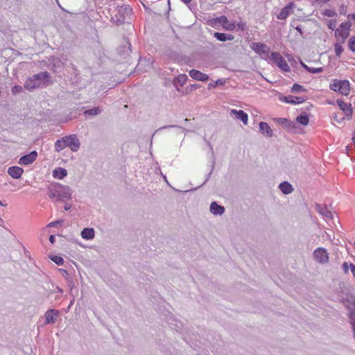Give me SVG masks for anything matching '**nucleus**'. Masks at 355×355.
I'll use <instances>...</instances> for the list:
<instances>
[{
    "label": "nucleus",
    "mask_w": 355,
    "mask_h": 355,
    "mask_svg": "<svg viewBox=\"0 0 355 355\" xmlns=\"http://www.w3.org/2000/svg\"><path fill=\"white\" fill-rule=\"evenodd\" d=\"M50 198H56L58 201L64 199H69L71 196V190L67 186L59 185L54 191L51 190L49 193Z\"/></svg>",
    "instance_id": "1"
},
{
    "label": "nucleus",
    "mask_w": 355,
    "mask_h": 355,
    "mask_svg": "<svg viewBox=\"0 0 355 355\" xmlns=\"http://www.w3.org/2000/svg\"><path fill=\"white\" fill-rule=\"evenodd\" d=\"M114 12L116 13L112 19H115L116 24H122L130 18L132 9L129 6L123 4L118 6Z\"/></svg>",
    "instance_id": "2"
},
{
    "label": "nucleus",
    "mask_w": 355,
    "mask_h": 355,
    "mask_svg": "<svg viewBox=\"0 0 355 355\" xmlns=\"http://www.w3.org/2000/svg\"><path fill=\"white\" fill-rule=\"evenodd\" d=\"M270 60L275 63L279 68H280L282 71L288 72L291 69L288 65L286 60L282 57V55L278 52H272L270 55Z\"/></svg>",
    "instance_id": "3"
},
{
    "label": "nucleus",
    "mask_w": 355,
    "mask_h": 355,
    "mask_svg": "<svg viewBox=\"0 0 355 355\" xmlns=\"http://www.w3.org/2000/svg\"><path fill=\"white\" fill-rule=\"evenodd\" d=\"M351 27V24L349 21L342 23L338 28L335 31L336 37L339 36L342 37V43L345 42V40L349 35V30Z\"/></svg>",
    "instance_id": "4"
},
{
    "label": "nucleus",
    "mask_w": 355,
    "mask_h": 355,
    "mask_svg": "<svg viewBox=\"0 0 355 355\" xmlns=\"http://www.w3.org/2000/svg\"><path fill=\"white\" fill-rule=\"evenodd\" d=\"M313 257L320 263L324 264L329 261V254L325 248H318L313 252Z\"/></svg>",
    "instance_id": "5"
},
{
    "label": "nucleus",
    "mask_w": 355,
    "mask_h": 355,
    "mask_svg": "<svg viewBox=\"0 0 355 355\" xmlns=\"http://www.w3.org/2000/svg\"><path fill=\"white\" fill-rule=\"evenodd\" d=\"M65 141L66 146L70 148V149L76 152L80 148V141L76 135H71L63 137Z\"/></svg>",
    "instance_id": "6"
},
{
    "label": "nucleus",
    "mask_w": 355,
    "mask_h": 355,
    "mask_svg": "<svg viewBox=\"0 0 355 355\" xmlns=\"http://www.w3.org/2000/svg\"><path fill=\"white\" fill-rule=\"evenodd\" d=\"M251 48L259 55H268L270 48L268 47L265 44L261 42H253L251 44Z\"/></svg>",
    "instance_id": "7"
},
{
    "label": "nucleus",
    "mask_w": 355,
    "mask_h": 355,
    "mask_svg": "<svg viewBox=\"0 0 355 355\" xmlns=\"http://www.w3.org/2000/svg\"><path fill=\"white\" fill-rule=\"evenodd\" d=\"M336 102L340 109L344 112L346 118L348 120L351 119L353 113L352 105L345 103L342 99H338Z\"/></svg>",
    "instance_id": "8"
},
{
    "label": "nucleus",
    "mask_w": 355,
    "mask_h": 355,
    "mask_svg": "<svg viewBox=\"0 0 355 355\" xmlns=\"http://www.w3.org/2000/svg\"><path fill=\"white\" fill-rule=\"evenodd\" d=\"M37 153L35 150L29 154L25 155L20 157L19 164L21 165H28L32 164L37 158Z\"/></svg>",
    "instance_id": "9"
},
{
    "label": "nucleus",
    "mask_w": 355,
    "mask_h": 355,
    "mask_svg": "<svg viewBox=\"0 0 355 355\" xmlns=\"http://www.w3.org/2000/svg\"><path fill=\"white\" fill-rule=\"evenodd\" d=\"M189 74L191 78L198 81L206 82L209 80V76L207 74L203 73L196 69L190 70Z\"/></svg>",
    "instance_id": "10"
},
{
    "label": "nucleus",
    "mask_w": 355,
    "mask_h": 355,
    "mask_svg": "<svg viewBox=\"0 0 355 355\" xmlns=\"http://www.w3.org/2000/svg\"><path fill=\"white\" fill-rule=\"evenodd\" d=\"M280 101L291 104H299L304 102L306 101V98L289 95L287 96L281 97Z\"/></svg>",
    "instance_id": "11"
},
{
    "label": "nucleus",
    "mask_w": 355,
    "mask_h": 355,
    "mask_svg": "<svg viewBox=\"0 0 355 355\" xmlns=\"http://www.w3.org/2000/svg\"><path fill=\"white\" fill-rule=\"evenodd\" d=\"M59 314V311L55 309H49L45 313V322L46 324H54L56 321V316Z\"/></svg>",
    "instance_id": "12"
},
{
    "label": "nucleus",
    "mask_w": 355,
    "mask_h": 355,
    "mask_svg": "<svg viewBox=\"0 0 355 355\" xmlns=\"http://www.w3.org/2000/svg\"><path fill=\"white\" fill-rule=\"evenodd\" d=\"M217 20L220 24L223 25V28L226 31H233L236 27L235 24L230 22L225 16H221L217 18Z\"/></svg>",
    "instance_id": "13"
},
{
    "label": "nucleus",
    "mask_w": 355,
    "mask_h": 355,
    "mask_svg": "<svg viewBox=\"0 0 355 355\" xmlns=\"http://www.w3.org/2000/svg\"><path fill=\"white\" fill-rule=\"evenodd\" d=\"M259 131L261 133L267 137H272L273 132L272 130L270 128L269 125L266 122H260L259 124Z\"/></svg>",
    "instance_id": "14"
},
{
    "label": "nucleus",
    "mask_w": 355,
    "mask_h": 355,
    "mask_svg": "<svg viewBox=\"0 0 355 355\" xmlns=\"http://www.w3.org/2000/svg\"><path fill=\"white\" fill-rule=\"evenodd\" d=\"M230 114L235 116L237 119L241 120L245 125L248 123V116L243 110H232Z\"/></svg>",
    "instance_id": "15"
},
{
    "label": "nucleus",
    "mask_w": 355,
    "mask_h": 355,
    "mask_svg": "<svg viewBox=\"0 0 355 355\" xmlns=\"http://www.w3.org/2000/svg\"><path fill=\"white\" fill-rule=\"evenodd\" d=\"M315 209L319 214L322 215L326 218L333 219V214L329 210L327 209V206H323L320 204H316Z\"/></svg>",
    "instance_id": "16"
},
{
    "label": "nucleus",
    "mask_w": 355,
    "mask_h": 355,
    "mask_svg": "<svg viewBox=\"0 0 355 355\" xmlns=\"http://www.w3.org/2000/svg\"><path fill=\"white\" fill-rule=\"evenodd\" d=\"M209 210L214 215H222L225 211V207L219 205L216 202L211 203Z\"/></svg>",
    "instance_id": "17"
},
{
    "label": "nucleus",
    "mask_w": 355,
    "mask_h": 355,
    "mask_svg": "<svg viewBox=\"0 0 355 355\" xmlns=\"http://www.w3.org/2000/svg\"><path fill=\"white\" fill-rule=\"evenodd\" d=\"M49 77L50 75L47 71H42L34 75L35 80H36V81L40 83V87L42 84L44 85L46 82H48Z\"/></svg>",
    "instance_id": "18"
},
{
    "label": "nucleus",
    "mask_w": 355,
    "mask_h": 355,
    "mask_svg": "<svg viewBox=\"0 0 355 355\" xmlns=\"http://www.w3.org/2000/svg\"><path fill=\"white\" fill-rule=\"evenodd\" d=\"M23 172V168L19 166H11L8 170V173L15 179L20 178Z\"/></svg>",
    "instance_id": "19"
},
{
    "label": "nucleus",
    "mask_w": 355,
    "mask_h": 355,
    "mask_svg": "<svg viewBox=\"0 0 355 355\" xmlns=\"http://www.w3.org/2000/svg\"><path fill=\"white\" fill-rule=\"evenodd\" d=\"M40 87V83L35 80L34 75L33 77L28 78L24 83V87L28 90H32Z\"/></svg>",
    "instance_id": "20"
},
{
    "label": "nucleus",
    "mask_w": 355,
    "mask_h": 355,
    "mask_svg": "<svg viewBox=\"0 0 355 355\" xmlns=\"http://www.w3.org/2000/svg\"><path fill=\"white\" fill-rule=\"evenodd\" d=\"M214 37L220 42H225L227 40H233L234 39V36L233 35L223 33L216 32L214 34Z\"/></svg>",
    "instance_id": "21"
},
{
    "label": "nucleus",
    "mask_w": 355,
    "mask_h": 355,
    "mask_svg": "<svg viewBox=\"0 0 355 355\" xmlns=\"http://www.w3.org/2000/svg\"><path fill=\"white\" fill-rule=\"evenodd\" d=\"M340 84L339 92L343 95H348L350 91V85L348 80H339Z\"/></svg>",
    "instance_id": "22"
},
{
    "label": "nucleus",
    "mask_w": 355,
    "mask_h": 355,
    "mask_svg": "<svg viewBox=\"0 0 355 355\" xmlns=\"http://www.w3.org/2000/svg\"><path fill=\"white\" fill-rule=\"evenodd\" d=\"M95 232L93 228H84L81 232V236L84 239L90 240L94 238Z\"/></svg>",
    "instance_id": "23"
},
{
    "label": "nucleus",
    "mask_w": 355,
    "mask_h": 355,
    "mask_svg": "<svg viewBox=\"0 0 355 355\" xmlns=\"http://www.w3.org/2000/svg\"><path fill=\"white\" fill-rule=\"evenodd\" d=\"M279 188L284 194L291 193L293 191L292 185L289 182L286 181L280 183Z\"/></svg>",
    "instance_id": "24"
},
{
    "label": "nucleus",
    "mask_w": 355,
    "mask_h": 355,
    "mask_svg": "<svg viewBox=\"0 0 355 355\" xmlns=\"http://www.w3.org/2000/svg\"><path fill=\"white\" fill-rule=\"evenodd\" d=\"M53 175L55 178L62 180L67 175V171L63 168H56L53 171Z\"/></svg>",
    "instance_id": "25"
},
{
    "label": "nucleus",
    "mask_w": 355,
    "mask_h": 355,
    "mask_svg": "<svg viewBox=\"0 0 355 355\" xmlns=\"http://www.w3.org/2000/svg\"><path fill=\"white\" fill-rule=\"evenodd\" d=\"M102 110L100 107H94L92 109L87 110L84 112V115L87 116H96L101 114Z\"/></svg>",
    "instance_id": "26"
},
{
    "label": "nucleus",
    "mask_w": 355,
    "mask_h": 355,
    "mask_svg": "<svg viewBox=\"0 0 355 355\" xmlns=\"http://www.w3.org/2000/svg\"><path fill=\"white\" fill-rule=\"evenodd\" d=\"M296 121L303 125H306L309 123V117L306 113H302L296 118Z\"/></svg>",
    "instance_id": "27"
},
{
    "label": "nucleus",
    "mask_w": 355,
    "mask_h": 355,
    "mask_svg": "<svg viewBox=\"0 0 355 355\" xmlns=\"http://www.w3.org/2000/svg\"><path fill=\"white\" fill-rule=\"evenodd\" d=\"M277 121L279 123H280L281 125H282L286 128H294L295 127V123L286 119L278 118V119H277Z\"/></svg>",
    "instance_id": "28"
},
{
    "label": "nucleus",
    "mask_w": 355,
    "mask_h": 355,
    "mask_svg": "<svg viewBox=\"0 0 355 355\" xmlns=\"http://www.w3.org/2000/svg\"><path fill=\"white\" fill-rule=\"evenodd\" d=\"M187 80V76L186 74H180L178 76L174 78L173 85H175V83H178L180 86H183Z\"/></svg>",
    "instance_id": "29"
},
{
    "label": "nucleus",
    "mask_w": 355,
    "mask_h": 355,
    "mask_svg": "<svg viewBox=\"0 0 355 355\" xmlns=\"http://www.w3.org/2000/svg\"><path fill=\"white\" fill-rule=\"evenodd\" d=\"M66 147L65 141L64 138L62 137L61 139H58L56 141L55 144V150L57 152L61 151Z\"/></svg>",
    "instance_id": "30"
},
{
    "label": "nucleus",
    "mask_w": 355,
    "mask_h": 355,
    "mask_svg": "<svg viewBox=\"0 0 355 355\" xmlns=\"http://www.w3.org/2000/svg\"><path fill=\"white\" fill-rule=\"evenodd\" d=\"M289 15L290 10L285 6L281 10L280 13L277 15V19L281 20L286 19Z\"/></svg>",
    "instance_id": "31"
},
{
    "label": "nucleus",
    "mask_w": 355,
    "mask_h": 355,
    "mask_svg": "<svg viewBox=\"0 0 355 355\" xmlns=\"http://www.w3.org/2000/svg\"><path fill=\"white\" fill-rule=\"evenodd\" d=\"M49 258L58 266H61L64 263V259L60 256L50 255Z\"/></svg>",
    "instance_id": "32"
},
{
    "label": "nucleus",
    "mask_w": 355,
    "mask_h": 355,
    "mask_svg": "<svg viewBox=\"0 0 355 355\" xmlns=\"http://www.w3.org/2000/svg\"><path fill=\"white\" fill-rule=\"evenodd\" d=\"M305 91H306V89H304L302 85L297 84V83H295L291 88V92L293 93H297L300 92H305Z\"/></svg>",
    "instance_id": "33"
},
{
    "label": "nucleus",
    "mask_w": 355,
    "mask_h": 355,
    "mask_svg": "<svg viewBox=\"0 0 355 355\" xmlns=\"http://www.w3.org/2000/svg\"><path fill=\"white\" fill-rule=\"evenodd\" d=\"M331 89L335 92H339L340 84H339V80H335L333 83H331L329 85Z\"/></svg>",
    "instance_id": "34"
},
{
    "label": "nucleus",
    "mask_w": 355,
    "mask_h": 355,
    "mask_svg": "<svg viewBox=\"0 0 355 355\" xmlns=\"http://www.w3.org/2000/svg\"><path fill=\"white\" fill-rule=\"evenodd\" d=\"M334 49L336 56L340 57L344 50L343 46L338 43H336L334 44Z\"/></svg>",
    "instance_id": "35"
},
{
    "label": "nucleus",
    "mask_w": 355,
    "mask_h": 355,
    "mask_svg": "<svg viewBox=\"0 0 355 355\" xmlns=\"http://www.w3.org/2000/svg\"><path fill=\"white\" fill-rule=\"evenodd\" d=\"M225 83V80L223 79H218L216 81H214L212 83H210L208 85V88L210 89L211 87H216L218 85H223Z\"/></svg>",
    "instance_id": "36"
},
{
    "label": "nucleus",
    "mask_w": 355,
    "mask_h": 355,
    "mask_svg": "<svg viewBox=\"0 0 355 355\" xmlns=\"http://www.w3.org/2000/svg\"><path fill=\"white\" fill-rule=\"evenodd\" d=\"M348 46L352 51L355 52V36H352L349 39Z\"/></svg>",
    "instance_id": "37"
},
{
    "label": "nucleus",
    "mask_w": 355,
    "mask_h": 355,
    "mask_svg": "<svg viewBox=\"0 0 355 355\" xmlns=\"http://www.w3.org/2000/svg\"><path fill=\"white\" fill-rule=\"evenodd\" d=\"M23 90L22 89V87L19 86V85H15L12 87V93L13 94H19L20 92H21Z\"/></svg>",
    "instance_id": "38"
},
{
    "label": "nucleus",
    "mask_w": 355,
    "mask_h": 355,
    "mask_svg": "<svg viewBox=\"0 0 355 355\" xmlns=\"http://www.w3.org/2000/svg\"><path fill=\"white\" fill-rule=\"evenodd\" d=\"M324 15L325 16H327V17H334V16L336 15V12L334 10H333L327 9V10H324Z\"/></svg>",
    "instance_id": "39"
},
{
    "label": "nucleus",
    "mask_w": 355,
    "mask_h": 355,
    "mask_svg": "<svg viewBox=\"0 0 355 355\" xmlns=\"http://www.w3.org/2000/svg\"><path fill=\"white\" fill-rule=\"evenodd\" d=\"M334 120L336 122L340 123L341 122H343L345 120V117L343 116L341 114H335L334 115Z\"/></svg>",
    "instance_id": "40"
},
{
    "label": "nucleus",
    "mask_w": 355,
    "mask_h": 355,
    "mask_svg": "<svg viewBox=\"0 0 355 355\" xmlns=\"http://www.w3.org/2000/svg\"><path fill=\"white\" fill-rule=\"evenodd\" d=\"M322 71H323L322 67H319V68L309 67V70L308 71L310 73H318L322 72Z\"/></svg>",
    "instance_id": "41"
},
{
    "label": "nucleus",
    "mask_w": 355,
    "mask_h": 355,
    "mask_svg": "<svg viewBox=\"0 0 355 355\" xmlns=\"http://www.w3.org/2000/svg\"><path fill=\"white\" fill-rule=\"evenodd\" d=\"M328 28L330 29V30H334L335 28H336V20H330L329 22H328Z\"/></svg>",
    "instance_id": "42"
},
{
    "label": "nucleus",
    "mask_w": 355,
    "mask_h": 355,
    "mask_svg": "<svg viewBox=\"0 0 355 355\" xmlns=\"http://www.w3.org/2000/svg\"><path fill=\"white\" fill-rule=\"evenodd\" d=\"M214 164H215V162H213V163H212V164H211V171H210V172L209 173V174L207 175L206 180H205V181L202 183V185H204V184H205V183L209 180V179L210 178L211 175V173H212V172H213V171H214Z\"/></svg>",
    "instance_id": "43"
},
{
    "label": "nucleus",
    "mask_w": 355,
    "mask_h": 355,
    "mask_svg": "<svg viewBox=\"0 0 355 355\" xmlns=\"http://www.w3.org/2000/svg\"><path fill=\"white\" fill-rule=\"evenodd\" d=\"M62 223V220H55L53 222L49 223L48 227H52L56 226L57 225H61Z\"/></svg>",
    "instance_id": "44"
},
{
    "label": "nucleus",
    "mask_w": 355,
    "mask_h": 355,
    "mask_svg": "<svg viewBox=\"0 0 355 355\" xmlns=\"http://www.w3.org/2000/svg\"><path fill=\"white\" fill-rule=\"evenodd\" d=\"M349 268V264L347 262H344L343 264V269L345 273H347Z\"/></svg>",
    "instance_id": "45"
},
{
    "label": "nucleus",
    "mask_w": 355,
    "mask_h": 355,
    "mask_svg": "<svg viewBox=\"0 0 355 355\" xmlns=\"http://www.w3.org/2000/svg\"><path fill=\"white\" fill-rule=\"evenodd\" d=\"M349 269L351 270V272L353 273L354 276L355 277V266H354V264L350 263Z\"/></svg>",
    "instance_id": "46"
},
{
    "label": "nucleus",
    "mask_w": 355,
    "mask_h": 355,
    "mask_svg": "<svg viewBox=\"0 0 355 355\" xmlns=\"http://www.w3.org/2000/svg\"><path fill=\"white\" fill-rule=\"evenodd\" d=\"M286 7L288 9L291 10V9H292V8H293L295 7V3H294L293 2H291V3H289L288 4H287V5L286 6Z\"/></svg>",
    "instance_id": "47"
},
{
    "label": "nucleus",
    "mask_w": 355,
    "mask_h": 355,
    "mask_svg": "<svg viewBox=\"0 0 355 355\" xmlns=\"http://www.w3.org/2000/svg\"><path fill=\"white\" fill-rule=\"evenodd\" d=\"M71 208V204H69V203H66L64 206V210L66 211H68Z\"/></svg>",
    "instance_id": "48"
},
{
    "label": "nucleus",
    "mask_w": 355,
    "mask_h": 355,
    "mask_svg": "<svg viewBox=\"0 0 355 355\" xmlns=\"http://www.w3.org/2000/svg\"><path fill=\"white\" fill-rule=\"evenodd\" d=\"M302 67L306 69L307 71L309 70V67L305 64L303 62L300 61Z\"/></svg>",
    "instance_id": "49"
},
{
    "label": "nucleus",
    "mask_w": 355,
    "mask_h": 355,
    "mask_svg": "<svg viewBox=\"0 0 355 355\" xmlns=\"http://www.w3.org/2000/svg\"><path fill=\"white\" fill-rule=\"evenodd\" d=\"M49 241L51 242V243H55V236L53 235H51L50 236Z\"/></svg>",
    "instance_id": "50"
},
{
    "label": "nucleus",
    "mask_w": 355,
    "mask_h": 355,
    "mask_svg": "<svg viewBox=\"0 0 355 355\" xmlns=\"http://www.w3.org/2000/svg\"><path fill=\"white\" fill-rule=\"evenodd\" d=\"M295 30L299 32L301 35L303 33L302 28L300 26L295 27Z\"/></svg>",
    "instance_id": "51"
},
{
    "label": "nucleus",
    "mask_w": 355,
    "mask_h": 355,
    "mask_svg": "<svg viewBox=\"0 0 355 355\" xmlns=\"http://www.w3.org/2000/svg\"><path fill=\"white\" fill-rule=\"evenodd\" d=\"M60 272L62 273V275H63L64 276H67V275H68V272H67V270H63V269H60Z\"/></svg>",
    "instance_id": "52"
},
{
    "label": "nucleus",
    "mask_w": 355,
    "mask_h": 355,
    "mask_svg": "<svg viewBox=\"0 0 355 355\" xmlns=\"http://www.w3.org/2000/svg\"><path fill=\"white\" fill-rule=\"evenodd\" d=\"M191 88H192V89H197V88H199V87H200V85H199L196 84V85H191Z\"/></svg>",
    "instance_id": "53"
},
{
    "label": "nucleus",
    "mask_w": 355,
    "mask_h": 355,
    "mask_svg": "<svg viewBox=\"0 0 355 355\" xmlns=\"http://www.w3.org/2000/svg\"><path fill=\"white\" fill-rule=\"evenodd\" d=\"M237 26H239V28H241L242 30L244 29L245 25L243 24H239Z\"/></svg>",
    "instance_id": "54"
},
{
    "label": "nucleus",
    "mask_w": 355,
    "mask_h": 355,
    "mask_svg": "<svg viewBox=\"0 0 355 355\" xmlns=\"http://www.w3.org/2000/svg\"><path fill=\"white\" fill-rule=\"evenodd\" d=\"M352 139L354 144H355V132H353Z\"/></svg>",
    "instance_id": "55"
},
{
    "label": "nucleus",
    "mask_w": 355,
    "mask_h": 355,
    "mask_svg": "<svg viewBox=\"0 0 355 355\" xmlns=\"http://www.w3.org/2000/svg\"><path fill=\"white\" fill-rule=\"evenodd\" d=\"M184 3H188L191 0H182Z\"/></svg>",
    "instance_id": "56"
},
{
    "label": "nucleus",
    "mask_w": 355,
    "mask_h": 355,
    "mask_svg": "<svg viewBox=\"0 0 355 355\" xmlns=\"http://www.w3.org/2000/svg\"><path fill=\"white\" fill-rule=\"evenodd\" d=\"M168 126H164V127H162V129H163V128H168ZM171 127H175V126H174V125H171Z\"/></svg>",
    "instance_id": "57"
},
{
    "label": "nucleus",
    "mask_w": 355,
    "mask_h": 355,
    "mask_svg": "<svg viewBox=\"0 0 355 355\" xmlns=\"http://www.w3.org/2000/svg\"><path fill=\"white\" fill-rule=\"evenodd\" d=\"M163 178H164V180L166 182H167V180H166V176H165V175H163Z\"/></svg>",
    "instance_id": "58"
},
{
    "label": "nucleus",
    "mask_w": 355,
    "mask_h": 355,
    "mask_svg": "<svg viewBox=\"0 0 355 355\" xmlns=\"http://www.w3.org/2000/svg\"><path fill=\"white\" fill-rule=\"evenodd\" d=\"M130 46V44L128 43V50H129V51H131Z\"/></svg>",
    "instance_id": "59"
},
{
    "label": "nucleus",
    "mask_w": 355,
    "mask_h": 355,
    "mask_svg": "<svg viewBox=\"0 0 355 355\" xmlns=\"http://www.w3.org/2000/svg\"><path fill=\"white\" fill-rule=\"evenodd\" d=\"M174 85L175 86V88H177V90H179V88H178V86H176V84Z\"/></svg>",
    "instance_id": "60"
},
{
    "label": "nucleus",
    "mask_w": 355,
    "mask_h": 355,
    "mask_svg": "<svg viewBox=\"0 0 355 355\" xmlns=\"http://www.w3.org/2000/svg\"><path fill=\"white\" fill-rule=\"evenodd\" d=\"M174 85L175 86V88H177V90H179V88H178V86H176V84Z\"/></svg>",
    "instance_id": "61"
},
{
    "label": "nucleus",
    "mask_w": 355,
    "mask_h": 355,
    "mask_svg": "<svg viewBox=\"0 0 355 355\" xmlns=\"http://www.w3.org/2000/svg\"><path fill=\"white\" fill-rule=\"evenodd\" d=\"M353 19H355V14L353 15Z\"/></svg>",
    "instance_id": "62"
},
{
    "label": "nucleus",
    "mask_w": 355,
    "mask_h": 355,
    "mask_svg": "<svg viewBox=\"0 0 355 355\" xmlns=\"http://www.w3.org/2000/svg\"><path fill=\"white\" fill-rule=\"evenodd\" d=\"M1 205H3V203L1 202V201H0V206Z\"/></svg>",
    "instance_id": "63"
},
{
    "label": "nucleus",
    "mask_w": 355,
    "mask_h": 355,
    "mask_svg": "<svg viewBox=\"0 0 355 355\" xmlns=\"http://www.w3.org/2000/svg\"><path fill=\"white\" fill-rule=\"evenodd\" d=\"M354 245H355V243H354Z\"/></svg>",
    "instance_id": "64"
}]
</instances>
